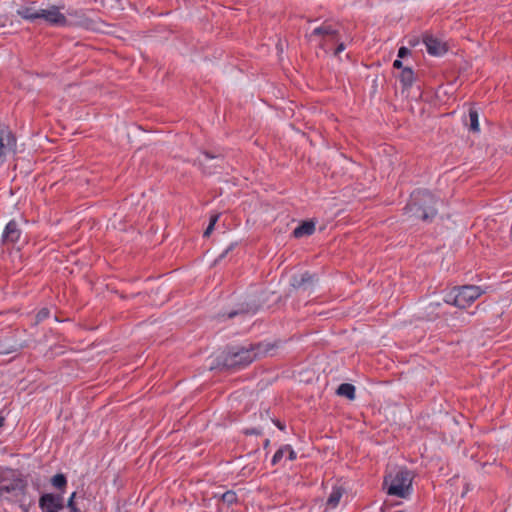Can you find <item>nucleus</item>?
<instances>
[{"mask_svg": "<svg viewBox=\"0 0 512 512\" xmlns=\"http://www.w3.org/2000/svg\"><path fill=\"white\" fill-rule=\"evenodd\" d=\"M256 353L253 349H231L216 358L217 367L227 370H239L254 361Z\"/></svg>", "mask_w": 512, "mask_h": 512, "instance_id": "1", "label": "nucleus"}, {"mask_svg": "<svg viewBox=\"0 0 512 512\" xmlns=\"http://www.w3.org/2000/svg\"><path fill=\"white\" fill-rule=\"evenodd\" d=\"M384 485L387 486V494L399 498H407L412 493V476L409 470L400 469L391 477L388 485V478H385Z\"/></svg>", "mask_w": 512, "mask_h": 512, "instance_id": "2", "label": "nucleus"}, {"mask_svg": "<svg viewBox=\"0 0 512 512\" xmlns=\"http://www.w3.org/2000/svg\"><path fill=\"white\" fill-rule=\"evenodd\" d=\"M28 489L27 480L21 476H13L12 479H1L0 496L10 502H22Z\"/></svg>", "mask_w": 512, "mask_h": 512, "instance_id": "3", "label": "nucleus"}, {"mask_svg": "<svg viewBox=\"0 0 512 512\" xmlns=\"http://www.w3.org/2000/svg\"><path fill=\"white\" fill-rule=\"evenodd\" d=\"M456 292L459 299V309H466L487 292V287L461 285L456 286Z\"/></svg>", "mask_w": 512, "mask_h": 512, "instance_id": "4", "label": "nucleus"}, {"mask_svg": "<svg viewBox=\"0 0 512 512\" xmlns=\"http://www.w3.org/2000/svg\"><path fill=\"white\" fill-rule=\"evenodd\" d=\"M316 282V275L306 271L293 275L290 284L294 290L310 295L315 289Z\"/></svg>", "mask_w": 512, "mask_h": 512, "instance_id": "5", "label": "nucleus"}, {"mask_svg": "<svg viewBox=\"0 0 512 512\" xmlns=\"http://www.w3.org/2000/svg\"><path fill=\"white\" fill-rule=\"evenodd\" d=\"M337 31H340V25L338 23L325 20L311 32H306L305 38L309 43H313L324 37L337 35Z\"/></svg>", "mask_w": 512, "mask_h": 512, "instance_id": "6", "label": "nucleus"}, {"mask_svg": "<svg viewBox=\"0 0 512 512\" xmlns=\"http://www.w3.org/2000/svg\"><path fill=\"white\" fill-rule=\"evenodd\" d=\"M22 233L23 231L20 223L15 219H11L4 227L1 235V242L5 246H14L19 242Z\"/></svg>", "mask_w": 512, "mask_h": 512, "instance_id": "7", "label": "nucleus"}, {"mask_svg": "<svg viewBox=\"0 0 512 512\" xmlns=\"http://www.w3.org/2000/svg\"><path fill=\"white\" fill-rule=\"evenodd\" d=\"M39 508L42 512H59L64 508L62 494L45 493L39 498Z\"/></svg>", "mask_w": 512, "mask_h": 512, "instance_id": "8", "label": "nucleus"}, {"mask_svg": "<svg viewBox=\"0 0 512 512\" xmlns=\"http://www.w3.org/2000/svg\"><path fill=\"white\" fill-rule=\"evenodd\" d=\"M404 211L410 217H414L415 219H419L424 222H431L438 213V210H432L430 208L428 210H423V208H421V206L411 197L404 207Z\"/></svg>", "mask_w": 512, "mask_h": 512, "instance_id": "9", "label": "nucleus"}, {"mask_svg": "<svg viewBox=\"0 0 512 512\" xmlns=\"http://www.w3.org/2000/svg\"><path fill=\"white\" fill-rule=\"evenodd\" d=\"M16 138L12 131L3 124H0V157L5 158L7 155L16 151Z\"/></svg>", "mask_w": 512, "mask_h": 512, "instance_id": "10", "label": "nucleus"}, {"mask_svg": "<svg viewBox=\"0 0 512 512\" xmlns=\"http://www.w3.org/2000/svg\"><path fill=\"white\" fill-rule=\"evenodd\" d=\"M39 19L45 20L50 25L60 27L66 26L68 23L66 16L56 6H52L49 9H41Z\"/></svg>", "mask_w": 512, "mask_h": 512, "instance_id": "11", "label": "nucleus"}, {"mask_svg": "<svg viewBox=\"0 0 512 512\" xmlns=\"http://www.w3.org/2000/svg\"><path fill=\"white\" fill-rule=\"evenodd\" d=\"M411 198L418 203L423 210H437L438 199L428 190H416L411 194Z\"/></svg>", "mask_w": 512, "mask_h": 512, "instance_id": "12", "label": "nucleus"}, {"mask_svg": "<svg viewBox=\"0 0 512 512\" xmlns=\"http://www.w3.org/2000/svg\"><path fill=\"white\" fill-rule=\"evenodd\" d=\"M423 42L427 52L432 56H442L447 52L445 44L432 35H426Z\"/></svg>", "mask_w": 512, "mask_h": 512, "instance_id": "13", "label": "nucleus"}, {"mask_svg": "<svg viewBox=\"0 0 512 512\" xmlns=\"http://www.w3.org/2000/svg\"><path fill=\"white\" fill-rule=\"evenodd\" d=\"M280 344V340L258 342V357L274 356L277 353Z\"/></svg>", "mask_w": 512, "mask_h": 512, "instance_id": "14", "label": "nucleus"}, {"mask_svg": "<svg viewBox=\"0 0 512 512\" xmlns=\"http://www.w3.org/2000/svg\"><path fill=\"white\" fill-rule=\"evenodd\" d=\"M315 231V223L312 221H304L293 230V236L295 238H301L304 236H310Z\"/></svg>", "mask_w": 512, "mask_h": 512, "instance_id": "15", "label": "nucleus"}, {"mask_svg": "<svg viewBox=\"0 0 512 512\" xmlns=\"http://www.w3.org/2000/svg\"><path fill=\"white\" fill-rule=\"evenodd\" d=\"M24 345L17 341H10V339L0 340V354L7 355L22 349Z\"/></svg>", "mask_w": 512, "mask_h": 512, "instance_id": "16", "label": "nucleus"}, {"mask_svg": "<svg viewBox=\"0 0 512 512\" xmlns=\"http://www.w3.org/2000/svg\"><path fill=\"white\" fill-rule=\"evenodd\" d=\"M340 31H337V35L324 37L318 41H315L314 43L323 51L330 52L332 48L334 47L335 42H338L340 40Z\"/></svg>", "mask_w": 512, "mask_h": 512, "instance_id": "17", "label": "nucleus"}, {"mask_svg": "<svg viewBox=\"0 0 512 512\" xmlns=\"http://www.w3.org/2000/svg\"><path fill=\"white\" fill-rule=\"evenodd\" d=\"M344 494V489L340 486H333L330 495L326 501V506L330 509H334L338 506L342 496Z\"/></svg>", "mask_w": 512, "mask_h": 512, "instance_id": "18", "label": "nucleus"}, {"mask_svg": "<svg viewBox=\"0 0 512 512\" xmlns=\"http://www.w3.org/2000/svg\"><path fill=\"white\" fill-rule=\"evenodd\" d=\"M399 80L403 89H410L415 80L413 70L409 67L403 68L399 75Z\"/></svg>", "mask_w": 512, "mask_h": 512, "instance_id": "19", "label": "nucleus"}, {"mask_svg": "<svg viewBox=\"0 0 512 512\" xmlns=\"http://www.w3.org/2000/svg\"><path fill=\"white\" fill-rule=\"evenodd\" d=\"M336 394L349 400H354L356 398V388L353 384L342 383L338 386Z\"/></svg>", "mask_w": 512, "mask_h": 512, "instance_id": "20", "label": "nucleus"}, {"mask_svg": "<svg viewBox=\"0 0 512 512\" xmlns=\"http://www.w3.org/2000/svg\"><path fill=\"white\" fill-rule=\"evenodd\" d=\"M19 15L26 20L35 21L39 19V14L41 13V9H35L34 7H22L18 11Z\"/></svg>", "mask_w": 512, "mask_h": 512, "instance_id": "21", "label": "nucleus"}, {"mask_svg": "<svg viewBox=\"0 0 512 512\" xmlns=\"http://www.w3.org/2000/svg\"><path fill=\"white\" fill-rule=\"evenodd\" d=\"M51 484L54 488L60 490L62 493L67 487V478L64 474L58 473L51 478Z\"/></svg>", "mask_w": 512, "mask_h": 512, "instance_id": "22", "label": "nucleus"}, {"mask_svg": "<svg viewBox=\"0 0 512 512\" xmlns=\"http://www.w3.org/2000/svg\"><path fill=\"white\" fill-rule=\"evenodd\" d=\"M443 301L448 305L459 308V299L456 292V286L444 295Z\"/></svg>", "mask_w": 512, "mask_h": 512, "instance_id": "23", "label": "nucleus"}, {"mask_svg": "<svg viewBox=\"0 0 512 512\" xmlns=\"http://www.w3.org/2000/svg\"><path fill=\"white\" fill-rule=\"evenodd\" d=\"M469 120H470V130L473 132H478L479 128V115L477 110L471 108L469 110Z\"/></svg>", "mask_w": 512, "mask_h": 512, "instance_id": "24", "label": "nucleus"}, {"mask_svg": "<svg viewBox=\"0 0 512 512\" xmlns=\"http://www.w3.org/2000/svg\"><path fill=\"white\" fill-rule=\"evenodd\" d=\"M441 303L439 302H431L426 307V316L428 320H433L438 317V309L440 308Z\"/></svg>", "mask_w": 512, "mask_h": 512, "instance_id": "25", "label": "nucleus"}, {"mask_svg": "<svg viewBox=\"0 0 512 512\" xmlns=\"http://www.w3.org/2000/svg\"><path fill=\"white\" fill-rule=\"evenodd\" d=\"M249 315L253 316V312L250 314L248 310L240 309V310H232V311H230L227 314L220 315V317L221 318H227V319H232V318H235V317H241V318L244 319V318H246Z\"/></svg>", "mask_w": 512, "mask_h": 512, "instance_id": "26", "label": "nucleus"}, {"mask_svg": "<svg viewBox=\"0 0 512 512\" xmlns=\"http://www.w3.org/2000/svg\"><path fill=\"white\" fill-rule=\"evenodd\" d=\"M221 499L224 503L231 505L237 501V496L234 491H226L222 494Z\"/></svg>", "mask_w": 512, "mask_h": 512, "instance_id": "27", "label": "nucleus"}, {"mask_svg": "<svg viewBox=\"0 0 512 512\" xmlns=\"http://www.w3.org/2000/svg\"><path fill=\"white\" fill-rule=\"evenodd\" d=\"M285 455H286V450L284 449V445H283L273 455V457L271 459V464L272 465H277L278 463H280V461L282 460V458Z\"/></svg>", "mask_w": 512, "mask_h": 512, "instance_id": "28", "label": "nucleus"}, {"mask_svg": "<svg viewBox=\"0 0 512 512\" xmlns=\"http://www.w3.org/2000/svg\"><path fill=\"white\" fill-rule=\"evenodd\" d=\"M334 46H335V48L333 50L334 57H339L340 54L346 49V43L342 40L341 37L338 42H335Z\"/></svg>", "mask_w": 512, "mask_h": 512, "instance_id": "29", "label": "nucleus"}, {"mask_svg": "<svg viewBox=\"0 0 512 512\" xmlns=\"http://www.w3.org/2000/svg\"><path fill=\"white\" fill-rule=\"evenodd\" d=\"M218 218H219V215H212L210 217L209 225L203 233L204 237H208L212 233L214 226H215L216 222L218 221Z\"/></svg>", "mask_w": 512, "mask_h": 512, "instance_id": "30", "label": "nucleus"}, {"mask_svg": "<svg viewBox=\"0 0 512 512\" xmlns=\"http://www.w3.org/2000/svg\"><path fill=\"white\" fill-rule=\"evenodd\" d=\"M219 156L210 154L209 152H203L202 157L198 158L197 162L200 166H203L206 162L213 159H218Z\"/></svg>", "mask_w": 512, "mask_h": 512, "instance_id": "31", "label": "nucleus"}, {"mask_svg": "<svg viewBox=\"0 0 512 512\" xmlns=\"http://www.w3.org/2000/svg\"><path fill=\"white\" fill-rule=\"evenodd\" d=\"M49 315H50V310L48 308H42L41 310L38 311V313L36 315V321L42 322L45 319H47L49 317Z\"/></svg>", "mask_w": 512, "mask_h": 512, "instance_id": "32", "label": "nucleus"}, {"mask_svg": "<svg viewBox=\"0 0 512 512\" xmlns=\"http://www.w3.org/2000/svg\"><path fill=\"white\" fill-rule=\"evenodd\" d=\"M284 449L286 450V457L288 460L293 461L297 458L296 452L293 450L291 445H284Z\"/></svg>", "mask_w": 512, "mask_h": 512, "instance_id": "33", "label": "nucleus"}, {"mask_svg": "<svg viewBox=\"0 0 512 512\" xmlns=\"http://www.w3.org/2000/svg\"><path fill=\"white\" fill-rule=\"evenodd\" d=\"M76 496V493L73 492L70 496V498L68 499V503H67V506L68 508L70 509V512H79L78 508L76 507L75 505V502H74V498Z\"/></svg>", "mask_w": 512, "mask_h": 512, "instance_id": "34", "label": "nucleus"}, {"mask_svg": "<svg viewBox=\"0 0 512 512\" xmlns=\"http://www.w3.org/2000/svg\"><path fill=\"white\" fill-rule=\"evenodd\" d=\"M235 247V244H230L216 259L215 263L220 262L230 251H232Z\"/></svg>", "mask_w": 512, "mask_h": 512, "instance_id": "35", "label": "nucleus"}, {"mask_svg": "<svg viewBox=\"0 0 512 512\" xmlns=\"http://www.w3.org/2000/svg\"><path fill=\"white\" fill-rule=\"evenodd\" d=\"M409 54H410V50L407 47L402 46L398 49L397 57L399 59H402V58H405L406 56H408Z\"/></svg>", "mask_w": 512, "mask_h": 512, "instance_id": "36", "label": "nucleus"}, {"mask_svg": "<svg viewBox=\"0 0 512 512\" xmlns=\"http://www.w3.org/2000/svg\"><path fill=\"white\" fill-rule=\"evenodd\" d=\"M22 512H29V504L25 503V498H22V502H18Z\"/></svg>", "mask_w": 512, "mask_h": 512, "instance_id": "37", "label": "nucleus"}, {"mask_svg": "<svg viewBox=\"0 0 512 512\" xmlns=\"http://www.w3.org/2000/svg\"><path fill=\"white\" fill-rule=\"evenodd\" d=\"M393 67L396 68V69H403V62L401 61V59H396L394 60L393 62Z\"/></svg>", "mask_w": 512, "mask_h": 512, "instance_id": "38", "label": "nucleus"}, {"mask_svg": "<svg viewBox=\"0 0 512 512\" xmlns=\"http://www.w3.org/2000/svg\"><path fill=\"white\" fill-rule=\"evenodd\" d=\"M273 422L280 430H284L285 426L279 420H273Z\"/></svg>", "mask_w": 512, "mask_h": 512, "instance_id": "39", "label": "nucleus"}, {"mask_svg": "<svg viewBox=\"0 0 512 512\" xmlns=\"http://www.w3.org/2000/svg\"><path fill=\"white\" fill-rule=\"evenodd\" d=\"M5 424V418L3 416H0V428L3 427Z\"/></svg>", "mask_w": 512, "mask_h": 512, "instance_id": "40", "label": "nucleus"}, {"mask_svg": "<svg viewBox=\"0 0 512 512\" xmlns=\"http://www.w3.org/2000/svg\"><path fill=\"white\" fill-rule=\"evenodd\" d=\"M247 434H254L256 433L255 429H249L246 431Z\"/></svg>", "mask_w": 512, "mask_h": 512, "instance_id": "41", "label": "nucleus"}, {"mask_svg": "<svg viewBox=\"0 0 512 512\" xmlns=\"http://www.w3.org/2000/svg\"><path fill=\"white\" fill-rule=\"evenodd\" d=\"M268 444H269V440L266 439L265 442H264V447L266 448L268 446Z\"/></svg>", "mask_w": 512, "mask_h": 512, "instance_id": "42", "label": "nucleus"}]
</instances>
